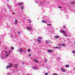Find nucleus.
I'll list each match as a JSON object with an SVG mask.
<instances>
[{
    "label": "nucleus",
    "mask_w": 75,
    "mask_h": 75,
    "mask_svg": "<svg viewBox=\"0 0 75 75\" xmlns=\"http://www.w3.org/2000/svg\"><path fill=\"white\" fill-rule=\"evenodd\" d=\"M63 27L64 28H66V27L65 26H63Z\"/></svg>",
    "instance_id": "33"
},
{
    "label": "nucleus",
    "mask_w": 75,
    "mask_h": 75,
    "mask_svg": "<svg viewBox=\"0 0 75 75\" xmlns=\"http://www.w3.org/2000/svg\"><path fill=\"white\" fill-rule=\"evenodd\" d=\"M23 2H20L18 3V4L19 6H22V5H23Z\"/></svg>",
    "instance_id": "2"
},
{
    "label": "nucleus",
    "mask_w": 75,
    "mask_h": 75,
    "mask_svg": "<svg viewBox=\"0 0 75 75\" xmlns=\"http://www.w3.org/2000/svg\"><path fill=\"white\" fill-rule=\"evenodd\" d=\"M46 43L47 44H48V42L47 41H46Z\"/></svg>",
    "instance_id": "32"
},
{
    "label": "nucleus",
    "mask_w": 75,
    "mask_h": 75,
    "mask_svg": "<svg viewBox=\"0 0 75 75\" xmlns=\"http://www.w3.org/2000/svg\"><path fill=\"white\" fill-rule=\"evenodd\" d=\"M47 51L48 52L51 53H52V52H53L52 50H47Z\"/></svg>",
    "instance_id": "3"
},
{
    "label": "nucleus",
    "mask_w": 75,
    "mask_h": 75,
    "mask_svg": "<svg viewBox=\"0 0 75 75\" xmlns=\"http://www.w3.org/2000/svg\"><path fill=\"white\" fill-rule=\"evenodd\" d=\"M13 65L12 64H10L9 65L6 66V69H8V68H10L12 67Z\"/></svg>",
    "instance_id": "1"
},
{
    "label": "nucleus",
    "mask_w": 75,
    "mask_h": 75,
    "mask_svg": "<svg viewBox=\"0 0 75 75\" xmlns=\"http://www.w3.org/2000/svg\"><path fill=\"white\" fill-rule=\"evenodd\" d=\"M55 39H57L58 38H59V36L57 35H56L55 37Z\"/></svg>",
    "instance_id": "10"
},
{
    "label": "nucleus",
    "mask_w": 75,
    "mask_h": 75,
    "mask_svg": "<svg viewBox=\"0 0 75 75\" xmlns=\"http://www.w3.org/2000/svg\"><path fill=\"white\" fill-rule=\"evenodd\" d=\"M58 8H62V7H61V6H59L58 7Z\"/></svg>",
    "instance_id": "25"
},
{
    "label": "nucleus",
    "mask_w": 75,
    "mask_h": 75,
    "mask_svg": "<svg viewBox=\"0 0 75 75\" xmlns=\"http://www.w3.org/2000/svg\"><path fill=\"white\" fill-rule=\"evenodd\" d=\"M70 4H75V2H71L70 3Z\"/></svg>",
    "instance_id": "16"
},
{
    "label": "nucleus",
    "mask_w": 75,
    "mask_h": 75,
    "mask_svg": "<svg viewBox=\"0 0 75 75\" xmlns=\"http://www.w3.org/2000/svg\"><path fill=\"white\" fill-rule=\"evenodd\" d=\"M27 29L28 30H31V28L30 27H27Z\"/></svg>",
    "instance_id": "7"
},
{
    "label": "nucleus",
    "mask_w": 75,
    "mask_h": 75,
    "mask_svg": "<svg viewBox=\"0 0 75 75\" xmlns=\"http://www.w3.org/2000/svg\"><path fill=\"white\" fill-rule=\"evenodd\" d=\"M65 67L67 68H69V65L68 64H67L65 66Z\"/></svg>",
    "instance_id": "12"
},
{
    "label": "nucleus",
    "mask_w": 75,
    "mask_h": 75,
    "mask_svg": "<svg viewBox=\"0 0 75 75\" xmlns=\"http://www.w3.org/2000/svg\"><path fill=\"white\" fill-rule=\"evenodd\" d=\"M28 52H30V51H31V49H28Z\"/></svg>",
    "instance_id": "17"
},
{
    "label": "nucleus",
    "mask_w": 75,
    "mask_h": 75,
    "mask_svg": "<svg viewBox=\"0 0 75 75\" xmlns=\"http://www.w3.org/2000/svg\"><path fill=\"white\" fill-rule=\"evenodd\" d=\"M62 46H65V45L64 44H62Z\"/></svg>",
    "instance_id": "26"
},
{
    "label": "nucleus",
    "mask_w": 75,
    "mask_h": 75,
    "mask_svg": "<svg viewBox=\"0 0 75 75\" xmlns=\"http://www.w3.org/2000/svg\"><path fill=\"white\" fill-rule=\"evenodd\" d=\"M45 62H47V59H45Z\"/></svg>",
    "instance_id": "30"
},
{
    "label": "nucleus",
    "mask_w": 75,
    "mask_h": 75,
    "mask_svg": "<svg viewBox=\"0 0 75 75\" xmlns=\"http://www.w3.org/2000/svg\"><path fill=\"white\" fill-rule=\"evenodd\" d=\"M55 48H59V47H55Z\"/></svg>",
    "instance_id": "29"
},
{
    "label": "nucleus",
    "mask_w": 75,
    "mask_h": 75,
    "mask_svg": "<svg viewBox=\"0 0 75 75\" xmlns=\"http://www.w3.org/2000/svg\"><path fill=\"white\" fill-rule=\"evenodd\" d=\"M47 25H48L49 26H51V24H47Z\"/></svg>",
    "instance_id": "21"
},
{
    "label": "nucleus",
    "mask_w": 75,
    "mask_h": 75,
    "mask_svg": "<svg viewBox=\"0 0 75 75\" xmlns=\"http://www.w3.org/2000/svg\"><path fill=\"white\" fill-rule=\"evenodd\" d=\"M11 51H10V50H9V52L10 53H11Z\"/></svg>",
    "instance_id": "37"
},
{
    "label": "nucleus",
    "mask_w": 75,
    "mask_h": 75,
    "mask_svg": "<svg viewBox=\"0 0 75 75\" xmlns=\"http://www.w3.org/2000/svg\"><path fill=\"white\" fill-rule=\"evenodd\" d=\"M42 23H47V22L45 21H42Z\"/></svg>",
    "instance_id": "13"
},
{
    "label": "nucleus",
    "mask_w": 75,
    "mask_h": 75,
    "mask_svg": "<svg viewBox=\"0 0 75 75\" xmlns=\"http://www.w3.org/2000/svg\"><path fill=\"white\" fill-rule=\"evenodd\" d=\"M18 34H20V32H18Z\"/></svg>",
    "instance_id": "35"
},
{
    "label": "nucleus",
    "mask_w": 75,
    "mask_h": 75,
    "mask_svg": "<svg viewBox=\"0 0 75 75\" xmlns=\"http://www.w3.org/2000/svg\"><path fill=\"white\" fill-rule=\"evenodd\" d=\"M38 39H39V40H41L42 39V38L41 37H38Z\"/></svg>",
    "instance_id": "19"
},
{
    "label": "nucleus",
    "mask_w": 75,
    "mask_h": 75,
    "mask_svg": "<svg viewBox=\"0 0 75 75\" xmlns=\"http://www.w3.org/2000/svg\"><path fill=\"white\" fill-rule=\"evenodd\" d=\"M36 40L39 43H41V41L39 39H36Z\"/></svg>",
    "instance_id": "5"
},
{
    "label": "nucleus",
    "mask_w": 75,
    "mask_h": 75,
    "mask_svg": "<svg viewBox=\"0 0 75 75\" xmlns=\"http://www.w3.org/2000/svg\"><path fill=\"white\" fill-rule=\"evenodd\" d=\"M15 67L16 68H17V64H15Z\"/></svg>",
    "instance_id": "23"
},
{
    "label": "nucleus",
    "mask_w": 75,
    "mask_h": 75,
    "mask_svg": "<svg viewBox=\"0 0 75 75\" xmlns=\"http://www.w3.org/2000/svg\"><path fill=\"white\" fill-rule=\"evenodd\" d=\"M45 75H48V73H46Z\"/></svg>",
    "instance_id": "24"
},
{
    "label": "nucleus",
    "mask_w": 75,
    "mask_h": 75,
    "mask_svg": "<svg viewBox=\"0 0 75 75\" xmlns=\"http://www.w3.org/2000/svg\"><path fill=\"white\" fill-rule=\"evenodd\" d=\"M22 51H23V50H22V49L20 48V50L19 51V52H22Z\"/></svg>",
    "instance_id": "8"
},
{
    "label": "nucleus",
    "mask_w": 75,
    "mask_h": 75,
    "mask_svg": "<svg viewBox=\"0 0 75 75\" xmlns=\"http://www.w3.org/2000/svg\"><path fill=\"white\" fill-rule=\"evenodd\" d=\"M60 33H64H64H65V31L64 30H60Z\"/></svg>",
    "instance_id": "6"
},
{
    "label": "nucleus",
    "mask_w": 75,
    "mask_h": 75,
    "mask_svg": "<svg viewBox=\"0 0 75 75\" xmlns=\"http://www.w3.org/2000/svg\"><path fill=\"white\" fill-rule=\"evenodd\" d=\"M8 54H7L6 55V57H8Z\"/></svg>",
    "instance_id": "34"
},
{
    "label": "nucleus",
    "mask_w": 75,
    "mask_h": 75,
    "mask_svg": "<svg viewBox=\"0 0 75 75\" xmlns=\"http://www.w3.org/2000/svg\"><path fill=\"white\" fill-rule=\"evenodd\" d=\"M33 61L35 62H36L38 63V61L37 60H36L35 59H33Z\"/></svg>",
    "instance_id": "9"
},
{
    "label": "nucleus",
    "mask_w": 75,
    "mask_h": 75,
    "mask_svg": "<svg viewBox=\"0 0 75 75\" xmlns=\"http://www.w3.org/2000/svg\"><path fill=\"white\" fill-rule=\"evenodd\" d=\"M60 69L62 71V72H65V69L61 68Z\"/></svg>",
    "instance_id": "4"
},
{
    "label": "nucleus",
    "mask_w": 75,
    "mask_h": 75,
    "mask_svg": "<svg viewBox=\"0 0 75 75\" xmlns=\"http://www.w3.org/2000/svg\"><path fill=\"white\" fill-rule=\"evenodd\" d=\"M21 9H22V10H23V8H24V6H22L21 7Z\"/></svg>",
    "instance_id": "20"
},
{
    "label": "nucleus",
    "mask_w": 75,
    "mask_h": 75,
    "mask_svg": "<svg viewBox=\"0 0 75 75\" xmlns=\"http://www.w3.org/2000/svg\"><path fill=\"white\" fill-rule=\"evenodd\" d=\"M5 53H6V54H7V53L6 52H5Z\"/></svg>",
    "instance_id": "39"
},
{
    "label": "nucleus",
    "mask_w": 75,
    "mask_h": 75,
    "mask_svg": "<svg viewBox=\"0 0 75 75\" xmlns=\"http://www.w3.org/2000/svg\"><path fill=\"white\" fill-rule=\"evenodd\" d=\"M29 23H31V21H29Z\"/></svg>",
    "instance_id": "36"
},
{
    "label": "nucleus",
    "mask_w": 75,
    "mask_h": 75,
    "mask_svg": "<svg viewBox=\"0 0 75 75\" xmlns=\"http://www.w3.org/2000/svg\"><path fill=\"white\" fill-rule=\"evenodd\" d=\"M33 69H37V67H35V66H33Z\"/></svg>",
    "instance_id": "18"
},
{
    "label": "nucleus",
    "mask_w": 75,
    "mask_h": 75,
    "mask_svg": "<svg viewBox=\"0 0 75 75\" xmlns=\"http://www.w3.org/2000/svg\"><path fill=\"white\" fill-rule=\"evenodd\" d=\"M29 57H31V54H29Z\"/></svg>",
    "instance_id": "31"
},
{
    "label": "nucleus",
    "mask_w": 75,
    "mask_h": 75,
    "mask_svg": "<svg viewBox=\"0 0 75 75\" xmlns=\"http://www.w3.org/2000/svg\"><path fill=\"white\" fill-rule=\"evenodd\" d=\"M64 34V36H65V37H67V34H66L65 33Z\"/></svg>",
    "instance_id": "14"
},
{
    "label": "nucleus",
    "mask_w": 75,
    "mask_h": 75,
    "mask_svg": "<svg viewBox=\"0 0 75 75\" xmlns=\"http://www.w3.org/2000/svg\"><path fill=\"white\" fill-rule=\"evenodd\" d=\"M11 48L12 50H14V47H11Z\"/></svg>",
    "instance_id": "15"
},
{
    "label": "nucleus",
    "mask_w": 75,
    "mask_h": 75,
    "mask_svg": "<svg viewBox=\"0 0 75 75\" xmlns=\"http://www.w3.org/2000/svg\"><path fill=\"white\" fill-rule=\"evenodd\" d=\"M54 75H58V74L56 73H54L53 74Z\"/></svg>",
    "instance_id": "28"
},
{
    "label": "nucleus",
    "mask_w": 75,
    "mask_h": 75,
    "mask_svg": "<svg viewBox=\"0 0 75 75\" xmlns=\"http://www.w3.org/2000/svg\"><path fill=\"white\" fill-rule=\"evenodd\" d=\"M72 53H73L74 54H75V51L73 50L72 51Z\"/></svg>",
    "instance_id": "22"
},
{
    "label": "nucleus",
    "mask_w": 75,
    "mask_h": 75,
    "mask_svg": "<svg viewBox=\"0 0 75 75\" xmlns=\"http://www.w3.org/2000/svg\"><path fill=\"white\" fill-rule=\"evenodd\" d=\"M22 51H23V52H26V51H25V50H22Z\"/></svg>",
    "instance_id": "27"
},
{
    "label": "nucleus",
    "mask_w": 75,
    "mask_h": 75,
    "mask_svg": "<svg viewBox=\"0 0 75 75\" xmlns=\"http://www.w3.org/2000/svg\"><path fill=\"white\" fill-rule=\"evenodd\" d=\"M74 44H75V42H74Z\"/></svg>",
    "instance_id": "38"
},
{
    "label": "nucleus",
    "mask_w": 75,
    "mask_h": 75,
    "mask_svg": "<svg viewBox=\"0 0 75 75\" xmlns=\"http://www.w3.org/2000/svg\"><path fill=\"white\" fill-rule=\"evenodd\" d=\"M15 23L16 24H17V23H18V22H17V21L16 19L15 20Z\"/></svg>",
    "instance_id": "11"
}]
</instances>
